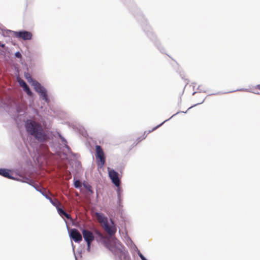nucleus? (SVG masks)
Instances as JSON below:
<instances>
[{
	"mask_svg": "<svg viewBox=\"0 0 260 260\" xmlns=\"http://www.w3.org/2000/svg\"><path fill=\"white\" fill-rule=\"evenodd\" d=\"M146 131H145V132H144V135H143V136H146V135H146Z\"/></svg>",
	"mask_w": 260,
	"mask_h": 260,
	"instance_id": "obj_48",
	"label": "nucleus"
},
{
	"mask_svg": "<svg viewBox=\"0 0 260 260\" xmlns=\"http://www.w3.org/2000/svg\"><path fill=\"white\" fill-rule=\"evenodd\" d=\"M24 86H22L23 90H24L25 89H26L27 87H29V86L27 84L26 82H24Z\"/></svg>",
	"mask_w": 260,
	"mask_h": 260,
	"instance_id": "obj_38",
	"label": "nucleus"
},
{
	"mask_svg": "<svg viewBox=\"0 0 260 260\" xmlns=\"http://www.w3.org/2000/svg\"><path fill=\"white\" fill-rule=\"evenodd\" d=\"M74 256H75V260H77V256L75 253H74Z\"/></svg>",
	"mask_w": 260,
	"mask_h": 260,
	"instance_id": "obj_44",
	"label": "nucleus"
},
{
	"mask_svg": "<svg viewBox=\"0 0 260 260\" xmlns=\"http://www.w3.org/2000/svg\"><path fill=\"white\" fill-rule=\"evenodd\" d=\"M198 90L199 91V92H202V91H205V90H202L200 89V86L198 87Z\"/></svg>",
	"mask_w": 260,
	"mask_h": 260,
	"instance_id": "obj_40",
	"label": "nucleus"
},
{
	"mask_svg": "<svg viewBox=\"0 0 260 260\" xmlns=\"http://www.w3.org/2000/svg\"><path fill=\"white\" fill-rule=\"evenodd\" d=\"M24 78H25V79L27 81V80H29V79L30 78H31V77L30 76V75L29 74V73H28L27 72H24Z\"/></svg>",
	"mask_w": 260,
	"mask_h": 260,
	"instance_id": "obj_32",
	"label": "nucleus"
},
{
	"mask_svg": "<svg viewBox=\"0 0 260 260\" xmlns=\"http://www.w3.org/2000/svg\"><path fill=\"white\" fill-rule=\"evenodd\" d=\"M194 87H195V85H193V86H192V88H193V90H194Z\"/></svg>",
	"mask_w": 260,
	"mask_h": 260,
	"instance_id": "obj_51",
	"label": "nucleus"
},
{
	"mask_svg": "<svg viewBox=\"0 0 260 260\" xmlns=\"http://www.w3.org/2000/svg\"><path fill=\"white\" fill-rule=\"evenodd\" d=\"M83 187L87 189L91 194L94 193V191L92 189L91 186L88 183V182L84 181L83 182Z\"/></svg>",
	"mask_w": 260,
	"mask_h": 260,
	"instance_id": "obj_18",
	"label": "nucleus"
},
{
	"mask_svg": "<svg viewBox=\"0 0 260 260\" xmlns=\"http://www.w3.org/2000/svg\"><path fill=\"white\" fill-rule=\"evenodd\" d=\"M167 56H168L169 57H170V56L169 55V54H167Z\"/></svg>",
	"mask_w": 260,
	"mask_h": 260,
	"instance_id": "obj_53",
	"label": "nucleus"
},
{
	"mask_svg": "<svg viewBox=\"0 0 260 260\" xmlns=\"http://www.w3.org/2000/svg\"><path fill=\"white\" fill-rule=\"evenodd\" d=\"M133 13L139 23H141L142 29L147 35V37L151 40L161 53L166 54V49L161 45L160 41L158 39L156 35L153 32L152 28L148 24L147 20L145 18L141 11L137 7L135 6Z\"/></svg>",
	"mask_w": 260,
	"mask_h": 260,
	"instance_id": "obj_3",
	"label": "nucleus"
},
{
	"mask_svg": "<svg viewBox=\"0 0 260 260\" xmlns=\"http://www.w3.org/2000/svg\"><path fill=\"white\" fill-rule=\"evenodd\" d=\"M96 215L98 217L99 219L101 220V222L102 223L104 228L108 233L109 235L112 236L114 235L116 232V229L114 228L112 221L110 220L111 225L109 226L108 224V218L104 213L97 212L96 213Z\"/></svg>",
	"mask_w": 260,
	"mask_h": 260,
	"instance_id": "obj_4",
	"label": "nucleus"
},
{
	"mask_svg": "<svg viewBox=\"0 0 260 260\" xmlns=\"http://www.w3.org/2000/svg\"><path fill=\"white\" fill-rule=\"evenodd\" d=\"M192 94L193 95H195V94H196L195 91H193V92H192Z\"/></svg>",
	"mask_w": 260,
	"mask_h": 260,
	"instance_id": "obj_46",
	"label": "nucleus"
},
{
	"mask_svg": "<svg viewBox=\"0 0 260 260\" xmlns=\"http://www.w3.org/2000/svg\"><path fill=\"white\" fill-rule=\"evenodd\" d=\"M176 72L179 74L180 77L182 79H184L185 81L187 80V79H184V73L179 67H178V68L176 69Z\"/></svg>",
	"mask_w": 260,
	"mask_h": 260,
	"instance_id": "obj_24",
	"label": "nucleus"
},
{
	"mask_svg": "<svg viewBox=\"0 0 260 260\" xmlns=\"http://www.w3.org/2000/svg\"><path fill=\"white\" fill-rule=\"evenodd\" d=\"M24 82H25L24 80H21L19 82V83L22 87L23 86H24V83H23Z\"/></svg>",
	"mask_w": 260,
	"mask_h": 260,
	"instance_id": "obj_39",
	"label": "nucleus"
},
{
	"mask_svg": "<svg viewBox=\"0 0 260 260\" xmlns=\"http://www.w3.org/2000/svg\"><path fill=\"white\" fill-rule=\"evenodd\" d=\"M24 91L26 92L27 94L28 95H31L33 94V92L30 89L29 87H27L26 89H25Z\"/></svg>",
	"mask_w": 260,
	"mask_h": 260,
	"instance_id": "obj_29",
	"label": "nucleus"
},
{
	"mask_svg": "<svg viewBox=\"0 0 260 260\" xmlns=\"http://www.w3.org/2000/svg\"><path fill=\"white\" fill-rule=\"evenodd\" d=\"M94 239L98 243H102L115 256L116 260H131L129 254L125 247L117 240V242L112 245L106 241L103 234L98 230L94 231Z\"/></svg>",
	"mask_w": 260,
	"mask_h": 260,
	"instance_id": "obj_1",
	"label": "nucleus"
},
{
	"mask_svg": "<svg viewBox=\"0 0 260 260\" xmlns=\"http://www.w3.org/2000/svg\"><path fill=\"white\" fill-rule=\"evenodd\" d=\"M75 166L77 169L81 168V163L78 160L75 161Z\"/></svg>",
	"mask_w": 260,
	"mask_h": 260,
	"instance_id": "obj_33",
	"label": "nucleus"
},
{
	"mask_svg": "<svg viewBox=\"0 0 260 260\" xmlns=\"http://www.w3.org/2000/svg\"><path fill=\"white\" fill-rule=\"evenodd\" d=\"M35 90L38 94L40 98L42 101H44L48 104L50 102V100L48 97V90L44 85L40 84L35 89Z\"/></svg>",
	"mask_w": 260,
	"mask_h": 260,
	"instance_id": "obj_7",
	"label": "nucleus"
},
{
	"mask_svg": "<svg viewBox=\"0 0 260 260\" xmlns=\"http://www.w3.org/2000/svg\"><path fill=\"white\" fill-rule=\"evenodd\" d=\"M16 110V114L18 115L22 116L25 114V112L22 107H21L19 105H15L14 106Z\"/></svg>",
	"mask_w": 260,
	"mask_h": 260,
	"instance_id": "obj_14",
	"label": "nucleus"
},
{
	"mask_svg": "<svg viewBox=\"0 0 260 260\" xmlns=\"http://www.w3.org/2000/svg\"><path fill=\"white\" fill-rule=\"evenodd\" d=\"M126 244L128 246H130L133 250V252L134 251L133 249V244H135L133 241L132 240V239L129 237H127V239L126 240Z\"/></svg>",
	"mask_w": 260,
	"mask_h": 260,
	"instance_id": "obj_22",
	"label": "nucleus"
},
{
	"mask_svg": "<svg viewBox=\"0 0 260 260\" xmlns=\"http://www.w3.org/2000/svg\"><path fill=\"white\" fill-rule=\"evenodd\" d=\"M49 134V135L47 136V138L49 139H53V137H57L58 138H60L62 136L61 133L58 131H56L55 134H54L52 131H50Z\"/></svg>",
	"mask_w": 260,
	"mask_h": 260,
	"instance_id": "obj_17",
	"label": "nucleus"
},
{
	"mask_svg": "<svg viewBox=\"0 0 260 260\" xmlns=\"http://www.w3.org/2000/svg\"><path fill=\"white\" fill-rule=\"evenodd\" d=\"M195 107V104L192 105L191 106H190V107H189L188 108V109L186 111H178L177 112H176V113H175L174 114H173L171 117H170L169 119H167L165 120H164L163 122H162L161 123L157 125L156 126H154L151 130H149L148 131V132L147 133V134H148L149 133H150L151 132L156 130V129H157L158 127H159L160 126H161V125H162L166 122L170 120L172 118H173V117H174L175 116L177 115V114H178L179 113H186L188 111V110H189V109H190L191 108H193Z\"/></svg>",
	"mask_w": 260,
	"mask_h": 260,
	"instance_id": "obj_11",
	"label": "nucleus"
},
{
	"mask_svg": "<svg viewBox=\"0 0 260 260\" xmlns=\"http://www.w3.org/2000/svg\"><path fill=\"white\" fill-rule=\"evenodd\" d=\"M117 205L119 207H122V193L117 194Z\"/></svg>",
	"mask_w": 260,
	"mask_h": 260,
	"instance_id": "obj_21",
	"label": "nucleus"
},
{
	"mask_svg": "<svg viewBox=\"0 0 260 260\" xmlns=\"http://www.w3.org/2000/svg\"><path fill=\"white\" fill-rule=\"evenodd\" d=\"M9 179H12V180H16V181H20V182H21V181L22 180V178L21 179L19 177H15L14 176H13V178H9Z\"/></svg>",
	"mask_w": 260,
	"mask_h": 260,
	"instance_id": "obj_35",
	"label": "nucleus"
},
{
	"mask_svg": "<svg viewBox=\"0 0 260 260\" xmlns=\"http://www.w3.org/2000/svg\"><path fill=\"white\" fill-rule=\"evenodd\" d=\"M122 167H121L120 170V172L121 173V172H122Z\"/></svg>",
	"mask_w": 260,
	"mask_h": 260,
	"instance_id": "obj_49",
	"label": "nucleus"
},
{
	"mask_svg": "<svg viewBox=\"0 0 260 260\" xmlns=\"http://www.w3.org/2000/svg\"><path fill=\"white\" fill-rule=\"evenodd\" d=\"M5 32L6 34H5V35H10V34H12L14 37L19 39H21L25 41L30 40L32 38V33L25 29H21L18 31L7 30H5Z\"/></svg>",
	"mask_w": 260,
	"mask_h": 260,
	"instance_id": "obj_5",
	"label": "nucleus"
},
{
	"mask_svg": "<svg viewBox=\"0 0 260 260\" xmlns=\"http://www.w3.org/2000/svg\"><path fill=\"white\" fill-rule=\"evenodd\" d=\"M257 88L260 90V84L257 86Z\"/></svg>",
	"mask_w": 260,
	"mask_h": 260,
	"instance_id": "obj_47",
	"label": "nucleus"
},
{
	"mask_svg": "<svg viewBox=\"0 0 260 260\" xmlns=\"http://www.w3.org/2000/svg\"><path fill=\"white\" fill-rule=\"evenodd\" d=\"M188 83V82H187L186 83V85H185V86L184 88L186 87V86L187 85V84Z\"/></svg>",
	"mask_w": 260,
	"mask_h": 260,
	"instance_id": "obj_50",
	"label": "nucleus"
},
{
	"mask_svg": "<svg viewBox=\"0 0 260 260\" xmlns=\"http://www.w3.org/2000/svg\"><path fill=\"white\" fill-rule=\"evenodd\" d=\"M24 127L30 141L44 143L47 138V133L39 122L29 119L24 121Z\"/></svg>",
	"mask_w": 260,
	"mask_h": 260,
	"instance_id": "obj_2",
	"label": "nucleus"
},
{
	"mask_svg": "<svg viewBox=\"0 0 260 260\" xmlns=\"http://www.w3.org/2000/svg\"><path fill=\"white\" fill-rule=\"evenodd\" d=\"M11 170L7 168H0V175L3 177L9 179L13 178V176L11 174Z\"/></svg>",
	"mask_w": 260,
	"mask_h": 260,
	"instance_id": "obj_12",
	"label": "nucleus"
},
{
	"mask_svg": "<svg viewBox=\"0 0 260 260\" xmlns=\"http://www.w3.org/2000/svg\"><path fill=\"white\" fill-rule=\"evenodd\" d=\"M87 245L86 250L88 252H90L91 251V243H86Z\"/></svg>",
	"mask_w": 260,
	"mask_h": 260,
	"instance_id": "obj_36",
	"label": "nucleus"
},
{
	"mask_svg": "<svg viewBox=\"0 0 260 260\" xmlns=\"http://www.w3.org/2000/svg\"><path fill=\"white\" fill-rule=\"evenodd\" d=\"M116 191L117 194L122 193L123 190H122V188L119 186V184H118V186H116Z\"/></svg>",
	"mask_w": 260,
	"mask_h": 260,
	"instance_id": "obj_26",
	"label": "nucleus"
},
{
	"mask_svg": "<svg viewBox=\"0 0 260 260\" xmlns=\"http://www.w3.org/2000/svg\"><path fill=\"white\" fill-rule=\"evenodd\" d=\"M108 173L109 177L110 178L112 183L115 186H118L120 180L118 177V173L114 169L108 168Z\"/></svg>",
	"mask_w": 260,
	"mask_h": 260,
	"instance_id": "obj_8",
	"label": "nucleus"
},
{
	"mask_svg": "<svg viewBox=\"0 0 260 260\" xmlns=\"http://www.w3.org/2000/svg\"><path fill=\"white\" fill-rule=\"evenodd\" d=\"M56 208L58 214L63 218V215L65 214L66 211L61 208L59 207V204L57 201H56V205L55 206Z\"/></svg>",
	"mask_w": 260,
	"mask_h": 260,
	"instance_id": "obj_19",
	"label": "nucleus"
},
{
	"mask_svg": "<svg viewBox=\"0 0 260 260\" xmlns=\"http://www.w3.org/2000/svg\"><path fill=\"white\" fill-rule=\"evenodd\" d=\"M4 45H5L4 44H3L1 42H0V47H3Z\"/></svg>",
	"mask_w": 260,
	"mask_h": 260,
	"instance_id": "obj_42",
	"label": "nucleus"
},
{
	"mask_svg": "<svg viewBox=\"0 0 260 260\" xmlns=\"http://www.w3.org/2000/svg\"><path fill=\"white\" fill-rule=\"evenodd\" d=\"M21 182L27 183L29 185L32 186L34 188L35 187H38L37 185L35 184L34 181L29 177L23 178Z\"/></svg>",
	"mask_w": 260,
	"mask_h": 260,
	"instance_id": "obj_15",
	"label": "nucleus"
},
{
	"mask_svg": "<svg viewBox=\"0 0 260 260\" xmlns=\"http://www.w3.org/2000/svg\"><path fill=\"white\" fill-rule=\"evenodd\" d=\"M146 136H142V137H140L138 138L137 139V143H136V144L134 143V144H133V145H135V146L137 145V144L138 143H139V142H140L142 140H143L145 139L146 138Z\"/></svg>",
	"mask_w": 260,
	"mask_h": 260,
	"instance_id": "obj_27",
	"label": "nucleus"
},
{
	"mask_svg": "<svg viewBox=\"0 0 260 260\" xmlns=\"http://www.w3.org/2000/svg\"><path fill=\"white\" fill-rule=\"evenodd\" d=\"M71 243H72V246L73 249L74 251L75 246L74 245V244L72 242H71Z\"/></svg>",
	"mask_w": 260,
	"mask_h": 260,
	"instance_id": "obj_41",
	"label": "nucleus"
},
{
	"mask_svg": "<svg viewBox=\"0 0 260 260\" xmlns=\"http://www.w3.org/2000/svg\"><path fill=\"white\" fill-rule=\"evenodd\" d=\"M71 155L72 156L74 157V158L76 159L79 156V154L78 153H75L73 152L71 154Z\"/></svg>",
	"mask_w": 260,
	"mask_h": 260,
	"instance_id": "obj_37",
	"label": "nucleus"
},
{
	"mask_svg": "<svg viewBox=\"0 0 260 260\" xmlns=\"http://www.w3.org/2000/svg\"><path fill=\"white\" fill-rule=\"evenodd\" d=\"M35 189L39 192L42 196H43L46 199L48 200L50 203L53 206H56V201L53 200L48 194L45 193L43 191L40 189L38 187H35Z\"/></svg>",
	"mask_w": 260,
	"mask_h": 260,
	"instance_id": "obj_13",
	"label": "nucleus"
},
{
	"mask_svg": "<svg viewBox=\"0 0 260 260\" xmlns=\"http://www.w3.org/2000/svg\"><path fill=\"white\" fill-rule=\"evenodd\" d=\"M69 235L71 240L74 241L75 243H79L82 240L81 234L76 229H72L71 232H69Z\"/></svg>",
	"mask_w": 260,
	"mask_h": 260,
	"instance_id": "obj_10",
	"label": "nucleus"
},
{
	"mask_svg": "<svg viewBox=\"0 0 260 260\" xmlns=\"http://www.w3.org/2000/svg\"><path fill=\"white\" fill-rule=\"evenodd\" d=\"M79 133L84 137H86L88 135L85 129H80Z\"/></svg>",
	"mask_w": 260,
	"mask_h": 260,
	"instance_id": "obj_31",
	"label": "nucleus"
},
{
	"mask_svg": "<svg viewBox=\"0 0 260 260\" xmlns=\"http://www.w3.org/2000/svg\"><path fill=\"white\" fill-rule=\"evenodd\" d=\"M182 94L180 95V98H179V101L178 102V103L179 104L180 103H181V96Z\"/></svg>",
	"mask_w": 260,
	"mask_h": 260,
	"instance_id": "obj_43",
	"label": "nucleus"
},
{
	"mask_svg": "<svg viewBox=\"0 0 260 260\" xmlns=\"http://www.w3.org/2000/svg\"><path fill=\"white\" fill-rule=\"evenodd\" d=\"M167 56H168L169 57H170V56L169 55V54H167Z\"/></svg>",
	"mask_w": 260,
	"mask_h": 260,
	"instance_id": "obj_54",
	"label": "nucleus"
},
{
	"mask_svg": "<svg viewBox=\"0 0 260 260\" xmlns=\"http://www.w3.org/2000/svg\"><path fill=\"white\" fill-rule=\"evenodd\" d=\"M95 156L96 159V165L98 169H102L103 168L105 162V158L102 157V155L104 154V152L100 145H95Z\"/></svg>",
	"mask_w": 260,
	"mask_h": 260,
	"instance_id": "obj_6",
	"label": "nucleus"
},
{
	"mask_svg": "<svg viewBox=\"0 0 260 260\" xmlns=\"http://www.w3.org/2000/svg\"><path fill=\"white\" fill-rule=\"evenodd\" d=\"M14 57L16 58H20L21 57V54L19 51H16L14 53Z\"/></svg>",
	"mask_w": 260,
	"mask_h": 260,
	"instance_id": "obj_28",
	"label": "nucleus"
},
{
	"mask_svg": "<svg viewBox=\"0 0 260 260\" xmlns=\"http://www.w3.org/2000/svg\"><path fill=\"white\" fill-rule=\"evenodd\" d=\"M64 218H67V219H72V217H71V216L70 215V214H69V213H68L67 212H66L65 214L63 215V219L66 223V225H67V228H68V225H67V221L65 220Z\"/></svg>",
	"mask_w": 260,
	"mask_h": 260,
	"instance_id": "obj_25",
	"label": "nucleus"
},
{
	"mask_svg": "<svg viewBox=\"0 0 260 260\" xmlns=\"http://www.w3.org/2000/svg\"><path fill=\"white\" fill-rule=\"evenodd\" d=\"M79 229L86 243H91L94 240V233L93 234L91 232L86 230L83 226L80 227Z\"/></svg>",
	"mask_w": 260,
	"mask_h": 260,
	"instance_id": "obj_9",
	"label": "nucleus"
},
{
	"mask_svg": "<svg viewBox=\"0 0 260 260\" xmlns=\"http://www.w3.org/2000/svg\"><path fill=\"white\" fill-rule=\"evenodd\" d=\"M122 1H123L124 3H126V1H125V0H122ZM127 1H129V2L131 1V0H127Z\"/></svg>",
	"mask_w": 260,
	"mask_h": 260,
	"instance_id": "obj_45",
	"label": "nucleus"
},
{
	"mask_svg": "<svg viewBox=\"0 0 260 260\" xmlns=\"http://www.w3.org/2000/svg\"><path fill=\"white\" fill-rule=\"evenodd\" d=\"M0 108L9 109V106L4 101L0 100Z\"/></svg>",
	"mask_w": 260,
	"mask_h": 260,
	"instance_id": "obj_23",
	"label": "nucleus"
},
{
	"mask_svg": "<svg viewBox=\"0 0 260 260\" xmlns=\"http://www.w3.org/2000/svg\"><path fill=\"white\" fill-rule=\"evenodd\" d=\"M79 253V254H81V251H80ZM82 256V255H80V256Z\"/></svg>",
	"mask_w": 260,
	"mask_h": 260,
	"instance_id": "obj_52",
	"label": "nucleus"
},
{
	"mask_svg": "<svg viewBox=\"0 0 260 260\" xmlns=\"http://www.w3.org/2000/svg\"><path fill=\"white\" fill-rule=\"evenodd\" d=\"M167 56H168L169 57H170V56L169 55V54H167Z\"/></svg>",
	"mask_w": 260,
	"mask_h": 260,
	"instance_id": "obj_55",
	"label": "nucleus"
},
{
	"mask_svg": "<svg viewBox=\"0 0 260 260\" xmlns=\"http://www.w3.org/2000/svg\"><path fill=\"white\" fill-rule=\"evenodd\" d=\"M27 81L31 86H33L34 89H36L38 87V86H39L41 84L39 82L34 79L32 77Z\"/></svg>",
	"mask_w": 260,
	"mask_h": 260,
	"instance_id": "obj_16",
	"label": "nucleus"
},
{
	"mask_svg": "<svg viewBox=\"0 0 260 260\" xmlns=\"http://www.w3.org/2000/svg\"><path fill=\"white\" fill-rule=\"evenodd\" d=\"M64 147L67 149V151H68V153L71 155V154L72 153V152H73V151H72L71 148L68 145H67L66 146H64Z\"/></svg>",
	"mask_w": 260,
	"mask_h": 260,
	"instance_id": "obj_34",
	"label": "nucleus"
},
{
	"mask_svg": "<svg viewBox=\"0 0 260 260\" xmlns=\"http://www.w3.org/2000/svg\"><path fill=\"white\" fill-rule=\"evenodd\" d=\"M59 139L61 140L62 143L64 145V146H66L67 145H68L67 140L66 139V138L63 136H62Z\"/></svg>",
	"mask_w": 260,
	"mask_h": 260,
	"instance_id": "obj_30",
	"label": "nucleus"
},
{
	"mask_svg": "<svg viewBox=\"0 0 260 260\" xmlns=\"http://www.w3.org/2000/svg\"><path fill=\"white\" fill-rule=\"evenodd\" d=\"M73 185L75 188L77 189H80L81 185L80 184V181L78 179H76L75 178L73 180Z\"/></svg>",
	"mask_w": 260,
	"mask_h": 260,
	"instance_id": "obj_20",
	"label": "nucleus"
}]
</instances>
